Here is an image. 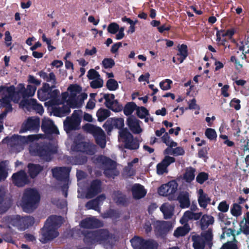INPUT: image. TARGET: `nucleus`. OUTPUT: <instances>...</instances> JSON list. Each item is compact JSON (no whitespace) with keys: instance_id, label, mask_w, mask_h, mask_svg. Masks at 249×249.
<instances>
[{"instance_id":"obj_11","label":"nucleus","mask_w":249,"mask_h":249,"mask_svg":"<svg viewBox=\"0 0 249 249\" xmlns=\"http://www.w3.org/2000/svg\"><path fill=\"white\" fill-rule=\"evenodd\" d=\"M119 141L124 143L126 148L137 149L139 147L137 140L133 139L132 134L126 129L119 131Z\"/></svg>"},{"instance_id":"obj_23","label":"nucleus","mask_w":249,"mask_h":249,"mask_svg":"<svg viewBox=\"0 0 249 249\" xmlns=\"http://www.w3.org/2000/svg\"><path fill=\"white\" fill-rule=\"evenodd\" d=\"M71 169L69 167H56L52 169L53 176L57 179L67 178Z\"/></svg>"},{"instance_id":"obj_49","label":"nucleus","mask_w":249,"mask_h":249,"mask_svg":"<svg viewBox=\"0 0 249 249\" xmlns=\"http://www.w3.org/2000/svg\"><path fill=\"white\" fill-rule=\"evenodd\" d=\"M102 65L105 69L112 68L114 65V61L111 58H105L102 62Z\"/></svg>"},{"instance_id":"obj_27","label":"nucleus","mask_w":249,"mask_h":249,"mask_svg":"<svg viewBox=\"0 0 249 249\" xmlns=\"http://www.w3.org/2000/svg\"><path fill=\"white\" fill-rule=\"evenodd\" d=\"M106 199V196L104 195H101L96 199L89 201L86 205V207L88 209H93L99 211V206L102 204L103 201Z\"/></svg>"},{"instance_id":"obj_22","label":"nucleus","mask_w":249,"mask_h":249,"mask_svg":"<svg viewBox=\"0 0 249 249\" xmlns=\"http://www.w3.org/2000/svg\"><path fill=\"white\" fill-rule=\"evenodd\" d=\"M80 226L82 228L90 229L101 227L102 223L96 218L92 217L83 220L80 223Z\"/></svg>"},{"instance_id":"obj_25","label":"nucleus","mask_w":249,"mask_h":249,"mask_svg":"<svg viewBox=\"0 0 249 249\" xmlns=\"http://www.w3.org/2000/svg\"><path fill=\"white\" fill-rule=\"evenodd\" d=\"M127 125L130 129L135 134H139L142 131L141 128L140 122V121L135 118L130 117L127 120Z\"/></svg>"},{"instance_id":"obj_15","label":"nucleus","mask_w":249,"mask_h":249,"mask_svg":"<svg viewBox=\"0 0 249 249\" xmlns=\"http://www.w3.org/2000/svg\"><path fill=\"white\" fill-rule=\"evenodd\" d=\"M124 126V120L122 118H109L103 125V127L108 133L111 131L113 128L120 130Z\"/></svg>"},{"instance_id":"obj_58","label":"nucleus","mask_w":249,"mask_h":249,"mask_svg":"<svg viewBox=\"0 0 249 249\" xmlns=\"http://www.w3.org/2000/svg\"><path fill=\"white\" fill-rule=\"evenodd\" d=\"M229 208V205L225 201L221 202L218 206V210L223 213L228 212Z\"/></svg>"},{"instance_id":"obj_43","label":"nucleus","mask_w":249,"mask_h":249,"mask_svg":"<svg viewBox=\"0 0 249 249\" xmlns=\"http://www.w3.org/2000/svg\"><path fill=\"white\" fill-rule=\"evenodd\" d=\"M161 139L162 141L168 147H173L177 146V143L170 138L167 133H165Z\"/></svg>"},{"instance_id":"obj_48","label":"nucleus","mask_w":249,"mask_h":249,"mask_svg":"<svg viewBox=\"0 0 249 249\" xmlns=\"http://www.w3.org/2000/svg\"><path fill=\"white\" fill-rule=\"evenodd\" d=\"M158 244L153 240L144 241L143 249H157Z\"/></svg>"},{"instance_id":"obj_31","label":"nucleus","mask_w":249,"mask_h":249,"mask_svg":"<svg viewBox=\"0 0 249 249\" xmlns=\"http://www.w3.org/2000/svg\"><path fill=\"white\" fill-rule=\"evenodd\" d=\"M154 226L157 231L161 233L165 232L172 228L171 224L166 221H157L154 222Z\"/></svg>"},{"instance_id":"obj_44","label":"nucleus","mask_w":249,"mask_h":249,"mask_svg":"<svg viewBox=\"0 0 249 249\" xmlns=\"http://www.w3.org/2000/svg\"><path fill=\"white\" fill-rule=\"evenodd\" d=\"M247 224L249 225V212L246 213V216H244L243 220L240 223V229L243 230V232L247 234H249V230H247Z\"/></svg>"},{"instance_id":"obj_29","label":"nucleus","mask_w":249,"mask_h":249,"mask_svg":"<svg viewBox=\"0 0 249 249\" xmlns=\"http://www.w3.org/2000/svg\"><path fill=\"white\" fill-rule=\"evenodd\" d=\"M175 206L169 203H165L160 207V210L162 213L165 219L170 218L174 213Z\"/></svg>"},{"instance_id":"obj_47","label":"nucleus","mask_w":249,"mask_h":249,"mask_svg":"<svg viewBox=\"0 0 249 249\" xmlns=\"http://www.w3.org/2000/svg\"><path fill=\"white\" fill-rule=\"evenodd\" d=\"M205 135L210 140H216L217 138V133L214 129L208 128L205 132Z\"/></svg>"},{"instance_id":"obj_34","label":"nucleus","mask_w":249,"mask_h":249,"mask_svg":"<svg viewBox=\"0 0 249 249\" xmlns=\"http://www.w3.org/2000/svg\"><path fill=\"white\" fill-rule=\"evenodd\" d=\"M178 50L177 55L179 56L178 58V60L180 63H181L188 55L187 46L185 44L178 45Z\"/></svg>"},{"instance_id":"obj_62","label":"nucleus","mask_w":249,"mask_h":249,"mask_svg":"<svg viewBox=\"0 0 249 249\" xmlns=\"http://www.w3.org/2000/svg\"><path fill=\"white\" fill-rule=\"evenodd\" d=\"M133 163L132 162L128 163L127 166L125 169V172L126 175L131 176L135 174V171L133 168Z\"/></svg>"},{"instance_id":"obj_51","label":"nucleus","mask_w":249,"mask_h":249,"mask_svg":"<svg viewBox=\"0 0 249 249\" xmlns=\"http://www.w3.org/2000/svg\"><path fill=\"white\" fill-rule=\"evenodd\" d=\"M107 86L109 90H115L118 88V84L114 79H110L107 82Z\"/></svg>"},{"instance_id":"obj_64","label":"nucleus","mask_w":249,"mask_h":249,"mask_svg":"<svg viewBox=\"0 0 249 249\" xmlns=\"http://www.w3.org/2000/svg\"><path fill=\"white\" fill-rule=\"evenodd\" d=\"M185 153L184 149L181 147L173 148L172 154L174 156H182Z\"/></svg>"},{"instance_id":"obj_59","label":"nucleus","mask_w":249,"mask_h":249,"mask_svg":"<svg viewBox=\"0 0 249 249\" xmlns=\"http://www.w3.org/2000/svg\"><path fill=\"white\" fill-rule=\"evenodd\" d=\"M118 30L119 25L114 22L110 23L107 28L108 32L112 34H115Z\"/></svg>"},{"instance_id":"obj_56","label":"nucleus","mask_w":249,"mask_h":249,"mask_svg":"<svg viewBox=\"0 0 249 249\" xmlns=\"http://www.w3.org/2000/svg\"><path fill=\"white\" fill-rule=\"evenodd\" d=\"M240 100L234 98L231 100L230 103V106L234 108L235 110H238L241 108Z\"/></svg>"},{"instance_id":"obj_2","label":"nucleus","mask_w":249,"mask_h":249,"mask_svg":"<svg viewBox=\"0 0 249 249\" xmlns=\"http://www.w3.org/2000/svg\"><path fill=\"white\" fill-rule=\"evenodd\" d=\"M88 95L82 91V88L77 84H71L68 88V92L62 94V99L66 105L72 108L80 107Z\"/></svg>"},{"instance_id":"obj_3","label":"nucleus","mask_w":249,"mask_h":249,"mask_svg":"<svg viewBox=\"0 0 249 249\" xmlns=\"http://www.w3.org/2000/svg\"><path fill=\"white\" fill-rule=\"evenodd\" d=\"M62 222L61 216H51L49 217L41 230L40 241L43 243L53 240L58 236L57 229Z\"/></svg>"},{"instance_id":"obj_16","label":"nucleus","mask_w":249,"mask_h":249,"mask_svg":"<svg viewBox=\"0 0 249 249\" xmlns=\"http://www.w3.org/2000/svg\"><path fill=\"white\" fill-rule=\"evenodd\" d=\"M178 184L175 180H172L167 183L161 185L158 190V193L160 195L162 196H167L170 195L174 194L176 193L178 189Z\"/></svg>"},{"instance_id":"obj_10","label":"nucleus","mask_w":249,"mask_h":249,"mask_svg":"<svg viewBox=\"0 0 249 249\" xmlns=\"http://www.w3.org/2000/svg\"><path fill=\"white\" fill-rule=\"evenodd\" d=\"M84 128L85 130L93 135L96 142L101 147L104 148L105 147L106 136L104 132L100 127L88 124L84 126Z\"/></svg>"},{"instance_id":"obj_57","label":"nucleus","mask_w":249,"mask_h":249,"mask_svg":"<svg viewBox=\"0 0 249 249\" xmlns=\"http://www.w3.org/2000/svg\"><path fill=\"white\" fill-rule=\"evenodd\" d=\"M87 76L89 79L91 80L100 78L98 72L93 69H91L88 71Z\"/></svg>"},{"instance_id":"obj_9","label":"nucleus","mask_w":249,"mask_h":249,"mask_svg":"<svg viewBox=\"0 0 249 249\" xmlns=\"http://www.w3.org/2000/svg\"><path fill=\"white\" fill-rule=\"evenodd\" d=\"M7 222L9 228H11L12 226H13L18 229L23 230L33 224L34 219L33 217L30 216L20 217L19 215H16L8 218Z\"/></svg>"},{"instance_id":"obj_39","label":"nucleus","mask_w":249,"mask_h":249,"mask_svg":"<svg viewBox=\"0 0 249 249\" xmlns=\"http://www.w3.org/2000/svg\"><path fill=\"white\" fill-rule=\"evenodd\" d=\"M110 115V112L107 109L100 108L96 113L98 120L99 122H103Z\"/></svg>"},{"instance_id":"obj_40","label":"nucleus","mask_w":249,"mask_h":249,"mask_svg":"<svg viewBox=\"0 0 249 249\" xmlns=\"http://www.w3.org/2000/svg\"><path fill=\"white\" fill-rule=\"evenodd\" d=\"M131 243L134 249H143L144 240L140 237L135 236L131 240Z\"/></svg>"},{"instance_id":"obj_8","label":"nucleus","mask_w":249,"mask_h":249,"mask_svg":"<svg viewBox=\"0 0 249 249\" xmlns=\"http://www.w3.org/2000/svg\"><path fill=\"white\" fill-rule=\"evenodd\" d=\"M62 101H60L58 98H54L48 103L54 116L62 117L67 115L70 112V107L66 106L65 105L66 104V101L62 99Z\"/></svg>"},{"instance_id":"obj_41","label":"nucleus","mask_w":249,"mask_h":249,"mask_svg":"<svg viewBox=\"0 0 249 249\" xmlns=\"http://www.w3.org/2000/svg\"><path fill=\"white\" fill-rule=\"evenodd\" d=\"M195 169L192 167L187 168L183 176V179L187 182H191L195 178Z\"/></svg>"},{"instance_id":"obj_18","label":"nucleus","mask_w":249,"mask_h":249,"mask_svg":"<svg viewBox=\"0 0 249 249\" xmlns=\"http://www.w3.org/2000/svg\"><path fill=\"white\" fill-rule=\"evenodd\" d=\"M100 160L103 164L105 174L107 176L111 177L115 175L116 163L114 161L105 157H101Z\"/></svg>"},{"instance_id":"obj_36","label":"nucleus","mask_w":249,"mask_h":249,"mask_svg":"<svg viewBox=\"0 0 249 249\" xmlns=\"http://www.w3.org/2000/svg\"><path fill=\"white\" fill-rule=\"evenodd\" d=\"M200 222L201 229L205 230L213 223L214 218L211 215L205 214L202 216Z\"/></svg>"},{"instance_id":"obj_12","label":"nucleus","mask_w":249,"mask_h":249,"mask_svg":"<svg viewBox=\"0 0 249 249\" xmlns=\"http://www.w3.org/2000/svg\"><path fill=\"white\" fill-rule=\"evenodd\" d=\"M82 114L81 110H75L71 117L67 118L64 122V128L67 132L71 130L77 129L81 122Z\"/></svg>"},{"instance_id":"obj_13","label":"nucleus","mask_w":249,"mask_h":249,"mask_svg":"<svg viewBox=\"0 0 249 249\" xmlns=\"http://www.w3.org/2000/svg\"><path fill=\"white\" fill-rule=\"evenodd\" d=\"M40 120L37 117L28 118L22 124L20 129V133H24L27 131L38 130L39 127Z\"/></svg>"},{"instance_id":"obj_46","label":"nucleus","mask_w":249,"mask_h":249,"mask_svg":"<svg viewBox=\"0 0 249 249\" xmlns=\"http://www.w3.org/2000/svg\"><path fill=\"white\" fill-rule=\"evenodd\" d=\"M136 107V105L134 103H127L124 108V114L128 116L131 115Z\"/></svg>"},{"instance_id":"obj_14","label":"nucleus","mask_w":249,"mask_h":249,"mask_svg":"<svg viewBox=\"0 0 249 249\" xmlns=\"http://www.w3.org/2000/svg\"><path fill=\"white\" fill-rule=\"evenodd\" d=\"M52 88L50 87L49 85L45 83L43 85L41 89H39L37 91V95L39 99L41 101H45L50 98H57L56 95L58 93L57 90L53 91L51 93Z\"/></svg>"},{"instance_id":"obj_38","label":"nucleus","mask_w":249,"mask_h":249,"mask_svg":"<svg viewBox=\"0 0 249 249\" xmlns=\"http://www.w3.org/2000/svg\"><path fill=\"white\" fill-rule=\"evenodd\" d=\"M193 246L195 249H203L204 247V240L200 236H193Z\"/></svg>"},{"instance_id":"obj_52","label":"nucleus","mask_w":249,"mask_h":249,"mask_svg":"<svg viewBox=\"0 0 249 249\" xmlns=\"http://www.w3.org/2000/svg\"><path fill=\"white\" fill-rule=\"evenodd\" d=\"M172 81L170 79H165L160 83V88L163 90H167L171 89V84Z\"/></svg>"},{"instance_id":"obj_5","label":"nucleus","mask_w":249,"mask_h":249,"mask_svg":"<svg viewBox=\"0 0 249 249\" xmlns=\"http://www.w3.org/2000/svg\"><path fill=\"white\" fill-rule=\"evenodd\" d=\"M114 238L107 230H99L87 233L85 235L84 241L89 245L99 243L106 245L112 243Z\"/></svg>"},{"instance_id":"obj_28","label":"nucleus","mask_w":249,"mask_h":249,"mask_svg":"<svg viewBox=\"0 0 249 249\" xmlns=\"http://www.w3.org/2000/svg\"><path fill=\"white\" fill-rule=\"evenodd\" d=\"M100 191V181L99 180H94L92 182L91 186L86 194V197L88 198H92Z\"/></svg>"},{"instance_id":"obj_33","label":"nucleus","mask_w":249,"mask_h":249,"mask_svg":"<svg viewBox=\"0 0 249 249\" xmlns=\"http://www.w3.org/2000/svg\"><path fill=\"white\" fill-rule=\"evenodd\" d=\"M178 199L180 203V206L182 208H188L190 205L189 195L187 192L181 193L178 196Z\"/></svg>"},{"instance_id":"obj_54","label":"nucleus","mask_w":249,"mask_h":249,"mask_svg":"<svg viewBox=\"0 0 249 249\" xmlns=\"http://www.w3.org/2000/svg\"><path fill=\"white\" fill-rule=\"evenodd\" d=\"M137 114L140 118H144L148 114V111L145 107H140L137 108Z\"/></svg>"},{"instance_id":"obj_55","label":"nucleus","mask_w":249,"mask_h":249,"mask_svg":"<svg viewBox=\"0 0 249 249\" xmlns=\"http://www.w3.org/2000/svg\"><path fill=\"white\" fill-rule=\"evenodd\" d=\"M168 172L167 168L166 165H164L161 162L159 163L157 165V173L158 175H162Z\"/></svg>"},{"instance_id":"obj_35","label":"nucleus","mask_w":249,"mask_h":249,"mask_svg":"<svg viewBox=\"0 0 249 249\" xmlns=\"http://www.w3.org/2000/svg\"><path fill=\"white\" fill-rule=\"evenodd\" d=\"M9 169L8 162L7 161L0 162V182L7 178Z\"/></svg>"},{"instance_id":"obj_45","label":"nucleus","mask_w":249,"mask_h":249,"mask_svg":"<svg viewBox=\"0 0 249 249\" xmlns=\"http://www.w3.org/2000/svg\"><path fill=\"white\" fill-rule=\"evenodd\" d=\"M231 213L234 216H240L242 213V208L239 204L234 203L231 208Z\"/></svg>"},{"instance_id":"obj_32","label":"nucleus","mask_w":249,"mask_h":249,"mask_svg":"<svg viewBox=\"0 0 249 249\" xmlns=\"http://www.w3.org/2000/svg\"><path fill=\"white\" fill-rule=\"evenodd\" d=\"M37 102L33 99H23L19 104V107L28 111L33 110Z\"/></svg>"},{"instance_id":"obj_19","label":"nucleus","mask_w":249,"mask_h":249,"mask_svg":"<svg viewBox=\"0 0 249 249\" xmlns=\"http://www.w3.org/2000/svg\"><path fill=\"white\" fill-rule=\"evenodd\" d=\"M12 179L13 183L18 187H23L29 183L26 173L22 170L14 174Z\"/></svg>"},{"instance_id":"obj_50","label":"nucleus","mask_w":249,"mask_h":249,"mask_svg":"<svg viewBox=\"0 0 249 249\" xmlns=\"http://www.w3.org/2000/svg\"><path fill=\"white\" fill-rule=\"evenodd\" d=\"M114 200L118 204H121L124 203V196L120 192H115L113 194Z\"/></svg>"},{"instance_id":"obj_60","label":"nucleus","mask_w":249,"mask_h":249,"mask_svg":"<svg viewBox=\"0 0 249 249\" xmlns=\"http://www.w3.org/2000/svg\"><path fill=\"white\" fill-rule=\"evenodd\" d=\"M208 175L204 172L200 173L196 177V181L200 184H202L208 179Z\"/></svg>"},{"instance_id":"obj_20","label":"nucleus","mask_w":249,"mask_h":249,"mask_svg":"<svg viewBox=\"0 0 249 249\" xmlns=\"http://www.w3.org/2000/svg\"><path fill=\"white\" fill-rule=\"evenodd\" d=\"M42 129L47 133H59L58 130L52 120L44 118L42 122Z\"/></svg>"},{"instance_id":"obj_17","label":"nucleus","mask_w":249,"mask_h":249,"mask_svg":"<svg viewBox=\"0 0 249 249\" xmlns=\"http://www.w3.org/2000/svg\"><path fill=\"white\" fill-rule=\"evenodd\" d=\"M103 98L105 99V105L107 107L114 112H119L123 109V106L119 105L117 100H115L114 95L112 94H104Z\"/></svg>"},{"instance_id":"obj_24","label":"nucleus","mask_w":249,"mask_h":249,"mask_svg":"<svg viewBox=\"0 0 249 249\" xmlns=\"http://www.w3.org/2000/svg\"><path fill=\"white\" fill-rule=\"evenodd\" d=\"M202 213H194L191 211H186L182 217L180 219V222L182 224H186L189 220H197L202 216Z\"/></svg>"},{"instance_id":"obj_61","label":"nucleus","mask_w":249,"mask_h":249,"mask_svg":"<svg viewBox=\"0 0 249 249\" xmlns=\"http://www.w3.org/2000/svg\"><path fill=\"white\" fill-rule=\"evenodd\" d=\"M175 161V159L174 158L170 157L168 156H166L165 157L164 159L161 161L162 164H163L164 165H166V167L167 168L168 166L171 163L174 162Z\"/></svg>"},{"instance_id":"obj_26","label":"nucleus","mask_w":249,"mask_h":249,"mask_svg":"<svg viewBox=\"0 0 249 249\" xmlns=\"http://www.w3.org/2000/svg\"><path fill=\"white\" fill-rule=\"evenodd\" d=\"M197 193L198 202L200 207L205 209L210 202L211 199L202 189H199Z\"/></svg>"},{"instance_id":"obj_53","label":"nucleus","mask_w":249,"mask_h":249,"mask_svg":"<svg viewBox=\"0 0 249 249\" xmlns=\"http://www.w3.org/2000/svg\"><path fill=\"white\" fill-rule=\"evenodd\" d=\"M103 81L101 78L92 80L90 82V86L92 88L96 89L101 88L103 86Z\"/></svg>"},{"instance_id":"obj_63","label":"nucleus","mask_w":249,"mask_h":249,"mask_svg":"<svg viewBox=\"0 0 249 249\" xmlns=\"http://www.w3.org/2000/svg\"><path fill=\"white\" fill-rule=\"evenodd\" d=\"M236 241L228 242L224 244L221 249H237Z\"/></svg>"},{"instance_id":"obj_6","label":"nucleus","mask_w":249,"mask_h":249,"mask_svg":"<svg viewBox=\"0 0 249 249\" xmlns=\"http://www.w3.org/2000/svg\"><path fill=\"white\" fill-rule=\"evenodd\" d=\"M38 138V136L35 135H29L27 137L14 135L10 138L4 139L1 142L8 143L13 151L19 152L23 149L24 145L28 142L33 141Z\"/></svg>"},{"instance_id":"obj_21","label":"nucleus","mask_w":249,"mask_h":249,"mask_svg":"<svg viewBox=\"0 0 249 249\" xmlns=\"http://www.w3.org/2000/svg\"><path fill=\"white\" fill-rule=\"evenodd\" d=\"M73 149L74 150L82 151L90 155L95 152V146L94 144L83 142L78 143L76 147H73Z\"/></svg>"},{"instance_id":"obj_4","label":"nucleus","mask_w":249,"mask_h":249,"mask_svg":"<svg viewBox=\"0 0 249 249\" xmlns=\"http://www.w3.org/2000/svg\"><path fill=\"white\" fill-rule=\"evenodd\" d=\"M40 199V195L36 189L28 188L25 190L19 205L24 211L29 213L37 207Z\"/></svg>"},{"instance_id":"obj_1","label":"nucleus","mask_w":249,"mask_h":249,"mask_svg":"<svg viewBox=\"0 0 249 249\" xmlns=\"http://www.w3.org/2000/svg\"><path fill=\"white\" fill-rule=\"evenodd\" d=\"M17 90L16 92L14 86L0 87V94L2 96L0 99V107H5L6 112L11 111L12 107L10 104L11 101L16 103H18L20 99V94L23 98L33 96L36 90V86L29 84L25 88L23 84H19L17 86Z\"/></svg>"},{"instance_id":"obj_7","label":"nucleus","mask_w":249,"mask_h":249,"mask_svg":"<svg viewBox=\"0 0 249 249\" xmlns=\"http://www.w3.org/2000/svg\"><path fill=\"white\" fill-rule=\"evenodd\" d=\"M30 153L33 156H38L42 159L48 161L52 158V155L56 152V148H50L49 145H39L33 144L30 146Z\"/></svg>"},{"instance_id":"obj_30","label":"nucleus","mask_w":249,"mask_h":249,"mask_svg":"<svg viewBox=\"0 0 249 249\" xmlns=\"http://www.w3.org/2000/svg\"><path fill=\"white\" fill-rule=\"evenodd\" d=\"M133 197L136 199H140L144 197L146 191L144 187L140 184H134L132 188Z\"/></svg>"},{"instance_id":"obj_42","label":"nucleus","mask_w":249,"mask_h":249,"mask_svg":"<svg viewBox=\"0 0 249 249\" xmlns=\"http://www.w3.org/2000/svg\"><path fill=\"white\" fill-rule=\"evenodd\" d=\"M190 230L189 226L185 224L183 227H180L177 229L174 232V235L176 237H179L185 235Z\"/></svg>"},{"instance_id":"obj_37","label":"nucleus","mask_w":249,"mask_h":249,"mask_svg":"<svg viewBox=\"0 0 249 249\" xmlns=\"http://www.w3.org/2000/svg\"><path fill=\"white\" fill-rule=\"evenodd\" d=\"M28 172L32 178L36 177L42 170V167L38 164H29Z\"/></svg>"}]
</instances>
